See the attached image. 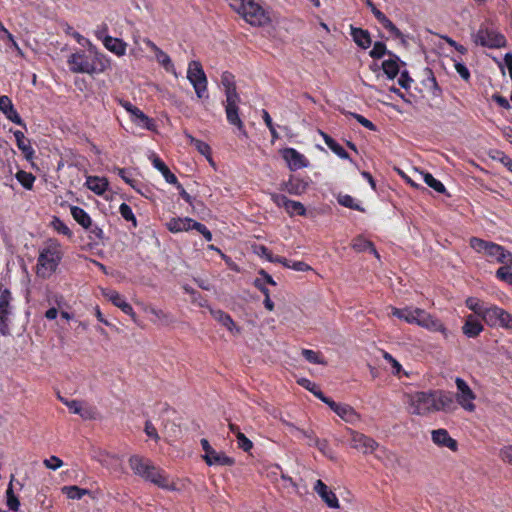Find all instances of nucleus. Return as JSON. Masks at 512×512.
Masks as SVG:
<instances>
[{
  "label": "nucleus",
  "instance_id": "f3484780",
  "mask_svg": "<svg viewBox=\"0 0 512 512\" xmlns=\"http://www.w3.org/2000/svg\"><path fill=\"white\" fill-rule=\"evenodd\" d=\"M315 492L322 498L329 508L339 509L340 504L336 494L322 481L317 480L314 486Z\"/></svg>",
  "mask_w": 512,
  "mask_h": 512
},
{
  "label": "nucleus",
  "instance_id": "6e6d98bb",
  "mask_svg": "<svg viewBox=\"0 0 512 512\" xmlns=\"http://www.w3.org/2000/svg\"><path fill=\"white\" fill-rule=\"evenodd\" d=\"M382 25L396 38L401 39L404 43L405 39L401 31L387 18L382 22Z\"/></svg>",
  "mask_w": 512,
  "mask_h": 512
},
{
  "label": "nucleus",
  "instance_id": "2eb2a0df",
  "mask_svg": "<svg viewBox=\"0 0 512 512\" xmlns=\"http://www.w3.org/2000/svg\"><path fill=\"white\" fill-rule=\"evenodd\" d=\"M283 159L292 171H296L308 166L307 158L293 148H284L280 151Z\"/></svg>",
  "mask_w": 512,
  "mask_h": 512
},
{
  "label": "nucleus",
  "instance_id": "2f4dec72",
  "mask_svg": "<svg viewBox=\"0 0 512 512\" xmlns=\"http://www.w3.org/2000/svg\"><path fill=\"white\" fill-rule=\"evenodd\" d=\"M351 246L356 252H363V251L369 250L377 258H379V254H378L374 244L371 241H369L368 239L364 238L363 236H357L356 238H354Z\"/></svg>",
  "mask_w": 512,
  "mask_h": 512
},
{
  "label": "nucleus",
  "instance_id": "f257e3e1",
  "mask_svg": "<svg viewBox=\"0 0 512 512\" xmlns=\"http://www.w3.org/2000/svg\"><path fill=\"white\" fill-rule=\"evenodd\" d=\"M408 412L414 416H427L436 412L456 409L453 397L444 390H420L404 394Z\"/></svg>",
  "mask_w": 512,
  "mask_h": 512
},
{
  "label": "nucleus",
  "instance_id": "e2e57ef3",
  "mask_svg": "<svg viewBox=\"0 0 512 512\" xmlns=\"http://www.w3.org/2000/svg\"><path fill=\"white\" fill-rule=\"evenodd\" d=\"M386 53V46L382 42H376L370 51V56L376 59L381 58Z\"/></svg>",
  "mask_w": 512,
  "mask_h": 512
},
{
  "label": "nucleus",
  "instance_id": "20e7f679",
  "mask_svg": "<svg viewBox=\"0 0 512 512\" xmlns=\"http://www.w3.org/2000/svg\"><path fill=\"white\" fill-rule=\"evenodd\" d=\"M235 10L248 24L254 27H265L272 22L269 12L255 0H239V5L235 7Z\"/></svg>",
  "mask_w": 512,
  "mask_h": 512
},
{
  "label": "nucleus",
  "instance_id": "dca6fc26",
  "mask_svg": "<svg viewBox=\"0 0 512 512\" xmlns=\"http://www.w3.org/2000/svg\"><path fill=\"white\" fill-rule=\"evenodd\" d=\"M474 42L487 47H501L505 44V38L487 29H481L474 36Z\"/></svg>",
  "mask_w": 512,
  "mask_h": 512
},
{
  "label": "nucleus",
  "instance_id": "4c0bfd02",
  "mask_svg": "<svg viewBox=\"0 0 512 512\" xmlns=\"http://www.w3.org/2000/svg\"><path fill=\"white\" fill-rule=\"evenodd\" d=\"M320 134L323 137V139H324L325 143L327 144V146L335 154H337L339 157L344 158V159L348 158V154L344 150V148L340 144H338L332 137H330L329 135H327L326 133H324L322 131H320Z\"/></svg>",
  "mask_w": 512,
  "mask_h": 512
},
{
  "label": "nucleus",
  "instance_id": "412c9836",
  "mask_svg": "<svg viewBox=\"0 0 512 512\" xmlns=\"http://www.w3.org/2000/svg\"><path fill=\"white\" fill-rule=\"evenodd\" d=\"M432 440L436 445L448 448L453 452H455L458 448L457 441L453 439L445 429H437L432 431Z\"/></svg>",
  "mask_w": 512,
  "mask_h": 512
},
{
  "label": "nucleus",
  "instance_id": "f704fd0d",
  "mask_svg": "<svg viewBox=\"0 0 512 512\" xmlns=\"http://www.w3.org/2000/svg\"><path fill=\"white\" fill-rule=\"evenodd\" d=\"M352 36L355 43L363 49H367L371 45L370 34L366 30L352 28Z\"/></svg>",
  "mask_w": 512,
  "mask_h": 512
},
{
  "label": "nucleus",
  "instance_id": "680f3d73",
  "mask_svg": "<svg viewBox=\"0 0 512 512\" xmlns=\"http://www.w3.org/2000/svg\"><path fill=\"white\" fill-rule=\"evenodd\" d=\"M238 447L245 452H249L253 448V443L243 433L237 437Z\"/></svg>",
  "mask_w": 512,
  "mask_h": 512
},
{
  "label": "nucleus",
  "instance_id": "4468645a",
  "mask_svg": "<svg viewBox=\"0 0 512 512\" xmlns=\"http://www.w3.org/2000/svg\"><path fill=\"white\" fill-rule=\"evenodd\" d=\"M122 107L130 114L131 119L134 123L139 126L146 128L147 130L154 131L155 123L150 119L143 111L138 107L134 106L128 101L121 102Z\"/></svg>",
  "mask_w": 512,
  "mask_h": 512
},
{
  "label": "nucleus",
  "instance_id": "1a4fd4ad",
  "mask_svg": "<svg viewBox=\"0 0 512 512\" xmlns=\"http://www.w3.org/2000/svg\"><path fill=\"white\" fill-rule=\"evenodd\" d=\"M484 322L490 327L512 330V314L497 306L485 309Z\"/></svg>",
  "mask_w": 512,
  "mask_h": 512
},
{
  "label": "nucleus",
  "instance_id": "9d476101",
  "mask_svg": "<svg viewBox=\"0 0 512 512\" xmlns=\"http://www.w3.org/2000/svg\"><path fill=\"white\" fill-rule=\"evenodd\" d=\"M351 447L363 455L373 454L379 447L378 442L364 433L349 429Z\"/></svg>",
  "mask_w": 512,
  "mask_h": 512
},
{
  "label": "nucleus",
  "instance_id": "37998d69",
  "mask_svg": "<svg viewBox=\"0 0 512 512\" xmlns=\"http://www.w3.org/2000/svg\"><path fill=\"white\" fill-rule=\"evenodd\" d=\"M337 201L340 205H342L346 208L364 212V208H362L359 204L355 203L354 199L350 195L339 194L337 196Z\"/></svg>",
  "mask_w": 512,
  "mask_h": 512
},
{
  "label": "nucleus",
  "instance_id": "ddd939ff",
  "mask_svg": "<svg viewBox=\"0 0 512 512\" xmlns=\"http://www.w3.org/2000/svg\"><path fill=\"white\" fill-rule=\"evenodd\" d=\"M10 302L11 293L8 289H4L0 294V332L2 335L9 333Z\"/></svg>",
  "mask_w": 512,
  "mask_h": 512
},
{
  "label": "nucleus",
  "instance_id": "a211bd4d",
  "mask_svg": "<svg viewBox=\"0 0 512 512\" xmlns=\"http://www.w3.org/2000/svg\"><path fill=\"white\" fill-rule=\"evenodd\" d=\"M239 103L240 96L227 97L225 103V110L227 119L231 124L236 125L239 129H243V122L239 117Z\"/></svg>",
  "mask_w": 512,
  "mask_h": 512
},
{
  "label": "nucleus",
  "instance_id": "7c9ffc66",
  "mask_svg": "<svg viewBox=\"0 0 512 512\" xmlns=\"http://www.w3.org/2000/svg\"><path fill=\"white\" fill-rule=\"evenodd\" d=\"M86 185L94 193L102 195L108 188V181L103 177L88 176Z\"/></svg>",
  "mask_w": 512,
  "mask_h": 512
},
{
  "label": "nucleus",
  "instance_id": "b1692460",
  "mask_svg": "<svg viewBox=\"0 0 512 512\" xmlns=\"http://www.w3.org/2000/svg\"><path fill=\"white\" fill-rule=\"evenodd\" d=\"M213 316L215 319L223 326L225 327L229 333L232 336H238L241 334L242 329L240 326H238L234 320L230 317V315L226 314L225 312L221 310L212 311Z\"/></svg>",
  "mask_w": 512,
  "mask_h": 512
},
{
  "label": "nucleus",
  "instance_id": "09e8293b",
  "mask_svg": "<svg viewBox=\"0 0 512 512\" xmlns=\"http://www.w3.org/2000/svg\"><path fill=\"white\" fill-rule=\"evenodd\" d=\"M191 143L194 144L199 153L204 155L209 161H212L211 148L207 143L196 138H191Z\"/></svg>",
  "mask_w": 512,
  "mask_h": 512
},
{
  "label": "nucleus",
  "instance_id": "c85d7f7f",
  "mask_svg": "<svg viewBox=\"0 0 512 512\" xmlns=\"http://www.w3.org/2000/svg\"><path fill=\"white\" fill-rule=\"evenodd\" d=\"M104 46L116 54L117 56H123L126 52V43L119 38H113L111 36H106L103 39Z\"/></svg>",
  "mask_w": 512,
  "mask_h": 512
},
{
  "label": "nucleus",
  "instance_id": "69168bd1",
  "mask_svg": "<svg viewBox=\"0 0 512 512\" xmlns=\"http://www.w3.org/2000/svg\"><path fill=\"white\" fill-rule=\"evenodd\" d=\"M52 225L56 231L59 233H62L64 235L70 236L71 232L70 229L58 218H55L52 221Z\"/></svg>",
  "mask_w": 512,
  "mask_h": 512
},
{
  "label": "nucleus",
  "instance_id": "9b49d317",
  "mask_svg": "<svg viewBox=\"0 0 512 512\" xmlns=\"http://www.w3.org/2000/svg\"><path fill=\"white\" fill-rule=\"evenodd\" d=\"M201 446L204 450L202 458L208 466H232L234 464L233 458L227 456L222 451H216L207 439L201 440Z\"/></svg>",
  "mask_w": 512,
  "mask_h": 512
},
{
  "label": "nucleus",
  "instance_id": "c756f323",
  "mask_svg": "<svg viewBox=\"0 0 512 512\" xmlns=\"http://www.w3.org/2000/svg\"><path fill=\"white\" fill-rule=\"evenodd\" d=\"M14 136L16 139L17 147L23 152L27 160H32L34 156V150L31 147L30 141L26 139L25 135L21 131H15Z\"/></svg>",
  "mask_w": 512,
  "mask_h": 512
},
{
  "label": "nucleus",
  "instance_id": "a18cd8bd",
  "mask_svg": "<svg viewBox=\"0 0 512 512\" xmlns=\"http://www.w3.org/2000/svg\"><path fill=\"white\" fill-rule=\"evenodd\" d=\"M155 57L158 63L161 64L167 71L173 72L176 75L172 61L164 51H157Z\"/></svg>",
  "mask_w": 512,
  "mask_h": 512
},
{
  "label": "nucleus",
  "instance_id": "7ed1b4c3",
  "mask_svg": "<svg viewBox=\"0 0 512 512\" xmlns=\"http://www.w3.org/2000/svg\"><path fill=\"white\" fill-rule=\"evenodd\" d=\"M68 63L73 72L88 74L103 72L108 64L107 60L94 49H90L88 54H72Z\"/></svg>",
  "mask_w": 512,
  "mask_h": 512
},
{
  "label": "nucleus",
  "instance_id": "f03ea898",
  "mask_svg": "<svg viewBox=\"0 0 512 512\" xmlns=\"http://www.w3.org/2000/svg\"><path fill=\"white\" fill-rule=\"evenodd\" d=\"M62 258V251L60 244L56 241L49 240L41 249L36 266L37 276L47 279L57 269Z\"/></svg>",
  "mask_w": 512,
  "mask_h": 512
},
{
  "label": "nucleus",
  "instance_id": "bf43d9fd",
  "mask_svg": "<svg viewBox=\"0 0 512 512\" xmlns=\"http://www.w3.org/2000/svg\"><path fill=\"white\" fill-rule=\"evenodd\" d=\"M43 464L46 468L51 470H57L63 465V461L57 456H50L49 458L43 461Z\"/></svg>",
  "mask_w": 512,
  "mask_h": 512
},
{
  "label": "nucleus",
  "instance_id": "864d4df0",
  "mask_svg": "<svg viewBox=\"0 0 512 512\" xmlns=\"http://www.w3.org/2000/svg\"><path fill=\"white\" fill-rule=\"evenodd\" d=\"M6 494H7V506L11 510L17 511L19 506H20V502H19L17 496L13 492L12 484L11 483H10L8 489H7Z\"/></svg>",
  "mask_w": 512,
  "mask_h": 512
},
{
  "label": "nucleus",
  "instance_id": "6ab92c4d",
  "mask_svg": "<svg viewBox=\"0 0 512 512\" xmlns=\"http://www.w3.org/2000/svg\"><path fill=\"white\" fill-rule=\"evenodd\" d=\"M308 187V181L295 176H290L286 182L281 184V190L297 196L304 194Z\"/></svg>",
  "mask_w": 512,
  "mask_h": 512
},
{
  "label": "nucleus",
  "instance_id": "473e14b6",
  "mask_svg": "<svg viewBox=\"0 0 512 512\" xmlns=\"http://www.w3.org/2000/svg\"><path fill=\"white\" fill-rule=\"evenodd\" d=\"M152 163L154 167L162 173L168 183L174 185L177 184L178 181L176 176L170 171L168 166L160 158L153 156Z\"/></svg>",
  "mask_w": 512,
  "mask_h": 512
},
{
  "label": "nucleus",
  "instance_id": "c03bdc74",
  "mask_svg": "<svg viewBox=\"0 0 512 512\" xmlns=\"http://www.w3.org/2000/svg\"><path fill=\"white\" fill-rule=\"evenodd\" d=\"M465 303L470 310H472L484 320V313L486 308H483L481 301L478 298L469 297L466 299Z\"/></svg>",
  "mask_w": 512,
  "mask_h": 512
},
{
  "label": "nucleus",
  "instance_id": "603ef678",
  "mask_svg": "<svg viewBox=\"0 0 512 512\" xmlns=\"http://www.w3.org/2000/svg\"><path fill=\"white\" fill-rule=\"evenodd\" d=\"M423 179L428 186L437 192L444 193L446 191L445 186L440 181L436 180L431 174L424 173Z\"/></svg>",
  "mask_w": 512,
  "mask_h": 512
},
{
  "label": "nucleus",
  "instance_id": "052dcab7",
  "mask_svg": "<svg viewBox=\"0 0 512 512\" xmlns=\"http://www.w3.org/2000/svg\"><path fill=\"white\" fill-rule=\"evenodd\" d=\"M120 214L125 220L131 221L133 223V225L136 226V218H135L131 208L127 204H125V203L121 204Z\"/></svg>",
  "mask_w": 512,
  "mask_h": 512
},
{
  "label": "nucleus",
  "instance_id": "13d9d810",
  "mask_svg": "<svg viewBox=\"0 0 512 512\" xmlns=\"http://www.w3.org/2000/svg\"><path fill=\"white\" fill-rule=\"evenodd\" d=\"M0 32H2L6 36V39H8V41L11 43L12 47L15 49L17 54L20 57H24L23 51L20 49V47L18 46V44L14 40L13 36L8 32V30L2 25L1 22H0Z\"/></svg>",
  "mask_w": 512,
  "mask_h": 512
},
{
  "label": "nucleus",
  "instance_id": "bb28decb",
  "mask_svg": "<svg viewBox=\"0 0 512 512\" xmlns=\"http://www.w3.org/2000/svg\"><path fill=\"white\" fill-rule=\"evenodd\" d=\"M486 256L494 258L498 263L506 264L508 258L511 257V253L501 245L492 242Z\"/></svg>",
  "mask_w": 512,
  "mask_h": 512
},
{
  "label": "nucleus",
  "instance_id": "774afa93",
  "mask_svg": "<svg viewBox=\"0 0 512 512\" xmlns=\"http://www.w3.org/2000/svg\"><path fill=\"white\" fill-rule=\"evenodd\" d=\"M255 253L259 256L265 257L268 261L273 262L274 258L272 253L263 245L256 246L254 249Z\"/></svg>",
  "mask_w": 512,
  "mask_h": 512
},
{
  "label": "nucleus",
  "instance_id": "5701e85b",
  "mask_svg": "<svg viewBox=\"0 0 512 512\" xmlns=\"http://www.w3.org/2000/svg\"><path fill=\"white\" fill-rule=\"evenodd\" d=\"M61 400L72 413L80 415L85 420L94 418L93 409H91L90 407H87L82 401L66 400V399H61Z\"/></svg>",
  "mask_w": 512,
  "mask_h": 512
},
{
  "label": "nucleus",
  "instance_id": "a878e982",
  "mask_svg": "<svg viewBox=\"0 0 512 512\" xmlns=\"http://www.w3.org/2000/svg\"><path fill=\"white\" fill-rule=\"evenodd\" d=\"M484 330L483 325L473 316L468 315L462 327L463 334L469 338L477 337Z\"/></svg>",
  "mask_w": 512,
  "mask_h": 512
},
{
  "label": "nucleus",
  "instance_id": "4d7b16f0",
  "mask_svg": "<svg viewBox=\"0 0 512 512\" xmlns=\"http://www.w3.org/2000/svg\"><path fill=\"white\" fill-rule=\"evenodd\" d=\"M298 384L304 387L305 389L311 391L316 397L318 394L324 395L317 387V385L306 378H301L298 380Z\"/></svg>",
  "mask_w": 512,
  "mask_h": 512
},
{
  "label": "nucleus",
  "instance_id": "3c124183",
  "mask_svg": "<svg viewBox=\"0 0 512 512\" xmlns=\"http://www.w3.org/2000/svg\"><path fill=\"white\" fill-rule=\"evenodd\" d=\"M16 178L26 189H31L33 187L35 177L31 173L19 171L16 174Z\"/></svg>",
  "mask_w": 512,
  "mask_h": 512
},
{
  "label": "nucleus",
  "instance_id": "cd10ccee",
  "mask_svg": "<svg viewBox=\"0 0 512 512\" xmlns=\"http://www.w3.org/2000/svg\"><path fill=\"white\" fill-rule=\"evenodd\" d=\"M61 491L69 499H81L85 495H89L92 499H96V493L88 489L80 488L76 485L64 486Z\"/></svg>",
  "mask_w": 512,
  "mask_h": 512
},
{
  "label": "nucleus",
  "instance_id": "aec40b11",
  "mask_svg": "<svg viewBox=\"0 0 512 512\" xmlns=\"http://www.w3.org/2000/svg\"><path fill=\"white\" fill-rule=\"evenodd\" d=\"M102 294L109 301H111L115 306L120 308L124 313L128 314L129 316H131V318L134 321H136V314H135L132 306L129 303H127L118 292L113 291V290L103 289Z\"/></svg>",
  "mask_w": 512,
  "mask_h": 512
},
{
  "label": "nucleus",
  "instance_id": "de8ad7c7",
  "mask_svg": "<svg viewBox=\"0 0 512 512\" xmlns=\"http://www.w3.org/2000/svg\"><path fill=\"white\" fill-rule=\"evenodd\" d=\"M150 313L154 315L155 322L157 323L168 325L172 322L171 316L161 309L151 308Z\"/></svg>",
  "mask_w": 512,
  "mask_h": 512
},
{
  "label": "nucleus",
  "instance_id": "f8f14e48",
  "mask_svg": "<svg viewBox=\"0 0 512 512\" xmlns=\"http://www.w3.org/2000/svg\"><path fill=\"white\" fill-rule=\"evenodd\" d=\"M143 479L153 483L159 488L168 491L177 490L175 483L170 481L169 476L162 469L156 467L153 463L150 465Z\"/></svg>",
  "mask_w": 512,
  "mask_h": 512
},
{
  "label": "nucleus",
  "instance_id": "72a5a7b5",
  "mask_svg": "<svg viewBox=\"0 0 512 512\" xmlns=\"http://www.w3.org/2000/svg\"><path fill=\"white\" fill-rule=\"evenodd\" d=\"M221 83L225 89V95L227 97L239 96L236 90V83L234 76L229 72H224L221 76Z\"/></svg>",
  "mask_w": 512,
  "mask_h": 512
},
{
  "label": "nucleus",
  "instance_id": "a19ab883",
  "mask_svg": "<svg viewBox=\"0 0 512 512\" xmlns=\"http://www.w3.org/2000/svg\"><path fill=\"white\" fill-rule=\"evenodd\" d=\"M491 241H486L478 237H472L469 240L470 247L477 253L484 254L486 256L488 249L491 245Z\"/></svg>",
  "mask_w": 512,
  "mask_h": 512
},
{
  "label": "nucleus",
  "instance_id": "393cba45",
  "mask_svg": "<svg viewBox=\"0 0 512 512\" xmlns=\"http://www.w3.org/2000/svg\"><path fill=\"white\" fill-rule=\"evenodd\" d=\"M129 465L133 470L134 474L144 478L152 461L139 455H133L129 458Z\"/></svg>",
  "mask_w": 512,
  "mask_h": 512
},
{
  "label": "nucleus",
  "instance_id": "79ce46f5",
  "mask_svg": "<svg viewBox=\"0 0 512 512\" xmlns=\"http://www.w3.org/2000/svg\"><path fill=\"white\" fill-rule=\"evenodd\" d=\"M413 312H414V308H412V307H405V308L392 307V309H391V313L394 317L404 320L408 324H411Z\"/></svg>",
  "mask_w": 512,
  "mask_h": 512
},
{
  "label": "nucleus",
  "instance_id": "6e6552de",
  "mask_svg": "<svg viewBox=\"0 0 512 512\" xmlns=\"http://www.w3.org/2000/svg\"><path fill=\"white\" fill-rule=\"evenodd\" d=\"M187 78L193 85L197 96L199 98L207 99V78L200 62L191 61L189 63L187 70Z\"/></svg>",
  "mask_w": 512,
  "mask_h": 512
},
{
  "label": "nucleus",
  "instance_id": "58836bf2",
  "mask_svg": "<svg viewBox=\"0 0 512 512\" xmlns=\"http://www.w3.org/2000/svg\"><path fill=\"white\" fill-rule=\"evenodd\" d=\"M382 69L389 79H394L400 71L398 58L385 60L382 63Z\"/></svg>",
  "mask_w": 512,
  "mask_h": 512
},
{
  "label": "nucleus",
  "instance_id": "e433bc0d",
  "mask_svg": "<svg viewBox=\"0 0 512 512\" xmlns=\"http://www.w3.org/2000/svg\"><path fill=\"white\" fill-rule=\"evenodd\" d=\"M71 214L73 218L85 229L91 226V218L82 208L76 206L71 207Z\"/></svg>",
  "mask_w": 512,
  "mask_h": 512
},
{
  "label": "nucleus",
  "instance_id": "c9c22d12",
  "mask_svg": "<svg viewBox=\"0 0 512 512\" xmlns=\"http://www.w3.org/2000/svg\"><path fill=\"white\" fill-rule=\"evenodd\" d=\"M192 222L190 218H173L167 223V227L171 232L188 231Z\"/></svg>",
  "mask_w": 512,
  "mask_h": 512
},
{
  "label": "nucleus",
  "instance_id": "423d86ee",
  "mask_svg": "<svg viewBox=\"0 0 512 512\" xmlns=\"http://www.w3.org/2000/svg\"><path fill=\"white\" fill-rule=\"evenodd\" d=\"M411 324H416L430 331L439 332L445 337L448 335L447 328L438 318L420 308H414Z\"/></svg>",
  "mask_w": 512,
  "mask_h": 512
},
{
  "label": "nucleus",
  "instance_id": "8fccbe9b",
  "mask_svg": "<svg viewBox=\"0 0 512 512\" xmlns=\"http://www.w3.org/2000/svg\"><path fill=\"white\" fill-rule=\"evenodd\" d=\"M383 358L390 364L391 373L399 377L403 371L401 364L388 352L383 353Z\"/></svg>",
  "mask_w": 512,
  "mask_h": 512
},
{
  "label": "nucleus",
  "instance_id": "338daca9",
  "mask_svg": "<svg viewBox=\"0 0 512 512\" xmlns=\"http://www.w3.org/2000/svg\"><path fill=\"white\" fill-rule=\"evenodd\" d=\"M144 431L148 437L153 438L156 442L159 441V435L157 433V430L150 421H146Z\"/></svg>",
  "mask_w": 512,
  "mask_h": 512
},
{
  "label": "nucleus",
  "instance_id": "4be33fe9",
  "mask_svg": "<svg viewBox=\"0 0 512 512\" xmlns=\"http://www.w3.org/2000/svg\"><path fill=\"white\" fill-rule=\"evenodd\" d=\"M0 111L12 122L22 125L24 128L26 125L23 123L21 117L17 113L16 109L8 96H0Z\"/></svg>",
  "mask_w": 512,
  "mask_h": 512
},
{
  "label": "nucleus",
  "instance_id": "0eeeda50",
  "mask_svg": "<svg viewBox=\"0 0 512 512\" xmlns=\"http://www.w3.org/2000/svg\"><path fill=\"white\" fill-rule=\"evenodd\" d=\"M318 398L328 405V407L346 423L354 424L361 420L360 413H358L351 405L336 402L325 395L318 394Z\"/></svg>",
  "mask_w": 512,
  "mask_h": 512
},
{
  "label": "nucleus",
  "instance_id": "0e129e2a",
  "mask_svg": "<svg viewBox=\"0 0 512 512\" xmlns=\"http://www.w3.org/2000/svg\"><path fill=\"white\" fill-rule=\"evenodd\" d=\"M499 457L503 462L512 465V445L502 447L499 451Z\"/></svg>",
  "mask_w": 512,
  "mask_h": 512
},
{
  "label": "nucleus",
  "instance_id": "49530a36",
  "mask_svg": "<svg viewBox=\"0 0 512 512\" xmlns=\"http://www.w3.org/2000/svg\"><path fill=\"white\" fill-rule=\"evenodd\" d=\"M302 355L305 357V359L311 363L320 364V365H326V361L324 358L320 355V353L315 352L310 349H304L302 351Z\"/></svg>",
  "mask_w": 512,
  "mask_h": 512
},
{
  "label": "nucleus",
  "instance_id": "39448f33",
  "mask_svg": "<svg viewBox=\"0 0 512 512\" xmlns=\"http://www.w3.org/2000/svg\"><path fill=\"white\" fill-rule=\"evenodd\" d=\"M455 384L457 388V392L455 394L457 404L464 411L474 413L476 411V394L462 378H456Z\"/></svg>",
  "mask_w": 512,
  "mask_h": 512
},
{
  "label": "nucleus",
  "instance_id": "5fc2aeb1",
  "mask_svg": "<svg viewBox=\"0 0 512 512\" xmlns=\"http://www.w3.org/2000/svg\"><path fill=\"white\" fill-rule=\"evenodd\" d=\"M511 266H502L496 271L498 279L507 282L512 286V272L510 271Z\"/></svg>",
  "mask_w": 512,
  "mask_h": 512
},
{
  "label": "nucleus",
  "instance_id": "ea45409f",
  "mask_svg": "<svg viewBox=\"0 0 512 512\" xmlns=\"http://www.w3.org/2000/svg\"><path fill=\"white\" fill-rule=\"evenodd\" d=\"M284 208L286 209L287 213L291 216L297 214L300 216L306 215V208L304 205L300 202L293 201V200H285L284 201Z\"/></svg>",
  "mask_w": 512,
  "mask_h": 512
}]
</instances>
